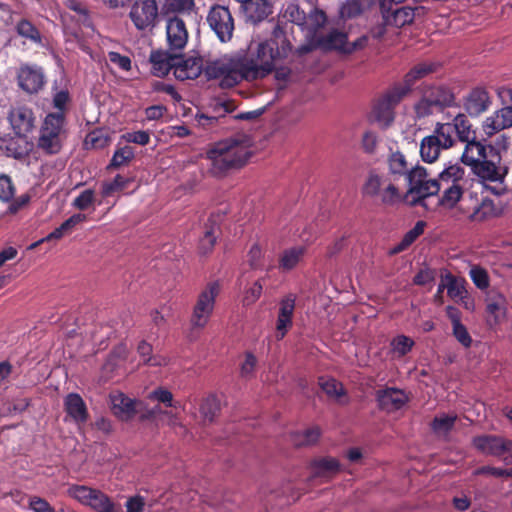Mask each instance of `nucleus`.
I'll list each match as a JSON object with an SVG mask.
<instances>
[{
  "label": "nucleus",
  "instance_id": "a18cd8bd",
  "mask_svg": "<svg viewBox=\"0 0 512 512\" xmlns=\"http://www.w3.org/2000/svg\"><path fill=\"white\" fill-rule=\"evenodd\" d=\"M110 143V137L106 131L96 129L90 132L84 141L85 147L88 149H102Z\"/></svg>",
  "mask_w": 512,
  "mask_h": 512
},
{
  "label": "nucleus",
  "instance_id": "37998d69",
  "mask_svg": "<svg viewBox=\"0 0 512 512\" xmlns=\"http://www.w3.org/2000/svg\"><path fill=\"white\" fill-rule=\"evenodd\" d=\"M434 66L428 63H421L416 65L413 69H411L405 76V88H401V91H405V94L409 91L410 87L414 84V82L429 73L433 72Z\"/></svg>",
  "mask_w": 512,
  "mask_h": 512
},
{
  "label": "nucleus",
  "instance_id": "dca6fc26",
  "mask_svg": "<svg viewBox=\"0 0 512 512\" xmlns=\"http://www.w3.org/2000/svg\"><path fill=\"white\" fill-rule=\"evenodd\" d=\"M167 41L171 50H182L188 41V31L181 18L173 17L166 25Z\"/></svg>",
  "mask_w": 512,
  "mask_h": 512
},
{
  "label": "nucleus",
  "instance_id": "4d7b16f0",
  "mask_svg": "<svg viewBox=\"0 0 512 512\" xmlns=\"http://www.w3.org/2000/svg\"><path fill=\"white\" fill-rule=\"evenodd\" d=\"M404 179L408 181L409 188H415L428 179V174L424 167L415 166L409 169Z\"/></svg>",
  "mask_w": 512,
  "mask_h": 512
},
{
  "label": "nucleus",
  "instance_id": "052dcab7",
  "mask_svg": "<svg viewBox=\"0 0 512 512\" xmlns=\"http://www.w3.org/2000/svg\"><path fill=\"white\" fill-rule=\"evenodd\" d=\"M469 275L477 288L481 290L488 288L489 276L485 269L479 266H473L470 269Z\"/></svg>",
  "mask_w": 512,
  "mask_h": 512
},
{
  "label": "nucleus",
  "instance_id": "864d4df0",
  "mask_svg": "<svg viewBox=\"0 0 512 512\" xmlns=\"http://www.w3.org/2000/svg\"><path fill=\"white\" fill-rule=\"evenodd\" d=\"M282 17L300 27L306 19V14L296 3H289L285 6L282 12Z\"/></svg>",
  "mask_w": 512,
  "mask_h": 512
},
{
  "label": "nucleus",
  "instance_id": "0e129e2a",
  "mask_svg": "<svg viewBox=\"0 0 512 512\" xmlns=\"http://www.w3.org/2000/svg\"><path fill=\"white\" fill-rule=\"evenodd\" d=\"M148 399L164 404L166 407H174L173 395L170 391L158 388L148 394Z\"/></svg>",
  "mask_w": 512,
  "mask_h": 512
},
{
  "label": "nucleus",
  "instance_id": "412c9836",
  "mask_svg": "<svg viewBox=\"0 0 512 512\" xmlns=\"http://www.w3.org/2000/svg\"><path fill=\"white\" fill-rule=\"evenodd\" d=\"M377 399L380 407L388 412L399 410L407 402L406 394L394 388L378 391Z\"/></svg>",
  "mask_w": 512,
  "mask_h": 512
},
{
  "label": "nucleus",
  "instance_id": "0eeeda50",
  "mask_svg": "<svg viewBox=\"0 0 512 512\" xmlns=\"http://www.w3.org/2000/svg\"><path fill=\"white\" fill-rule=\"evenodd\" d=\"M473 447L480 453L501 458L512 464V440L497 435L484 434L473 438Z\"/></svg>",
  "mask_w": 512,
  "mask_h": 512
},
{
  "label": "nucleus",
  "instance_id": "c756f323",
  "mask_svg": "<svg viewBox=\"0 0 512 512\" xmlns=\"http://www.w3.org/2000/svg\"><path fill=\"white\" fill-rule=\"evenodd\" d=\"M388 167L389 171L386 173L394 177L400 183L411 168L405 155L399 151L394 152L389 156Z\"/></svg>",
  "mask_w": 512,
  "mask_h": 512
},
{
  "label": "nucleus",
  "instance_id": "680f3d73",
  "mask_svg": "<svg viewBox=\"0 0 512 512\" xmlns=\"http://www.w3.org/2000/svg\"><path fill=\"white\" fill-rule=\"evenodd\" d=\"M248 263L253 269H260L264 265V251L263 248L255 243L251 246L248 255Z\"/></svg>",
  "mask_w": 512,
  "mask_h": 512
},
{
  "label": "nucleus",
  "instance_id": "49530a36",
  "mask_svg": "<svg viewBox=\"0 0 512 512\" xmlns=\"http://www.w3.org/2000/svg\"><path fill=\"white\" fill-rule=\"evenodd\" d=\"M135 152L131 146L118 147L113 154L108 168H120L127 165L133 158Z\"/></svg>",
  "mask_w": 512,
  "mask_h": 512
},
{
  "label": "nucleus",
  "instance_id": "a19ab883",
  "mask_svg": "<svg viewBox=\"0 0 512 512\" xmlns=\"http://www.w3.org/2000/svg\"><path fill=\"white\" fill-rule=\"evenodd\" d=\"M131 179L118 174L113 180L102 184L101 194L103 197H110L123 191L130 184Z\"/></svg>",
  "mask_w": 512,
  "mask_h": 512
},
{
  "label": "nucleus",
  "instance_id": "2eb2a0df",
  "mask_svg": "<svg viewBox=\"0 0 512 512\" xmlns=\"http://www.w3.org/2000/svg\"><path fill=\"white\" fill-rule=\"evenodd\" d=\"M110 405L113 414L123 421L132 419L143 408L141 401L132 399L120 391L110 394Z\"/></svg>",
  "mask_w": 512,
  "mask_h": 512
},
{
  "label": "nucleus",
  "instance_id": "a211bd4d",
  "mask_svg": "<svg viewBox=\"0 0 512 512\" xmlns=\"http://www.w3.org/2000/svg\"><path fill=\"white\" fill-rule=\"evenodd\" d=\"M440 191L437 180L426 179L418 187L409 188L404 194V199L411 205L421 203L425 198L433 196Z\"/></svg>",
  "mask_w": 512,
  "mask_h": 512
},
{
  "label": "nucleus",
  "instance_id": "c85d7f7f",
  "mask_svg": "<svg viewBox=\"0 0 512 512\" xmlns=\"http://www.w3.org/2000/svg\"><path fill=\"white\" fill-rule=\"evenodd\" d=\"M33 144L27 141V138H11L9 140L2 139L0 149L5 150L8 156L14 158H22L29 153Z\"/></svg>",
  "mask_w": 512,
  "mask_h": 512
},
{
  "label": "nucleus",
  "instance_id": "cd10ccee",
  "mask_svg": "<svg viewBox=\"0 0 512 512\" xmlns=\"http://www.w3.org/2000/svg\"><path fill=\"white\" fill-rule=\"evenodd\" d=\"M99 491L100 489L91 486L72 484L67 489V495L79 504L89 508Z\"/></svg>",
  "mask_w": 512,
  "mask_h": 512
},
{
  "label": "nucleus",
  "instance_id": "de8ad7c7",
  "mask_svg": "<svg viewBox=\"0 0 512 512\" xmlns=\"http://www.w3.org/2000/svg\"><path fill=\"white\" fill-rule=\"evenodd\" d=\"M319 385L322 391L331 398L339 399L344 395L343 385L333 378L320 377Z\"/></svg>",
  "mask_w": 512,
  "mask_h": 512
},
{
  "label": "nucleus",
  "instance_id": "09e8293b",
  "mask_svg": "<svg viewBox=\"0 0 512 512\" xmlns=\"http://www.w3.org/2000/svg\"><path fill=\"white\" fill-rule=\"evenodd\" d=\"M413 346V339L405 335H398L391 341V351L396 357L406 355Z\"/></svg>",
  "mask_w": 512,
  "mask_h": 512
},
{
  "label": "nucleus",
  "instance_id": "338daca9",
  "mask_svg": "<svg viewBox=\"0 0 512 512\" xmlns=\"http://www.w3.org/2000/svg\"><path fill=\"white\" fill-rule=\"evenodd\" d=\"M109 61L122 71H130L132 67L131 59L128 56L121 55L118 52L110 51L108 53Z\"/></svg>",
  "mask_w": 512,
  "mask_h": 512
},
{
  "label": "nucleus",
  "instance_id": "20e7f679",
  "mask_svg": "<svg viewBox=\"0 0 512 512\" xmlns=\"http://www.w3.org/2000/svg\"><path fill=\"white\" fill-rule=\"evenodd\" d=\"M65 138V115L49 113L43 120L37 140L38 149L46 154H57Z\"/></svg>",
  "mask_w": 512,
  "mask_h": 512
},
{
  "label": "nucleus",
  "instance_id": "c9c22d12",
  "mask_svg": "<svg viewBox=\"0 0 512 512\" xmlns=\"http://www.w3.org/2000/svg\"><path fill=\"white\" fill-rule=\"evenodd\" d=\"M347 42L346 34L333 30L326 37L322 36L320 38L317 47H321L323 49H335L346 53Z\"/></svg>",
  "mask_w": 512,
  "mask_h": 512
},
{
  "label": "nucleus",
  "instance_id": "774afa93",
  "mask_svg": "<svg viewBox=\"0 0 512 512\" xmlns=\"http://www.w3.org/2000/svg\"><path fill=\"white\" fill-rule=\"evenodd\" d=\"M28 506L33 512H55L54 508L45 499L37 496L29 498Z\"/></svg>",
  "mask_w": 512,
  "mask_h": 512
},
{
  "label": "nucleus",
  "instance_id": "f03ea898",
  "mask_svg": "<svg viewBox=\"0 0 512 512\" xmlns=\"http://www.w3.org/2000/svg\"><path fill=\"white\" fill-rule=\"evenodd\" d=\"M249 156L250 150L247 142L238 139L218 142L207 153V158L211 161L212 171L215 174L243 165Z\"/></svg>",
  "mask_w": 512,
  "mask_h": 512
},
{
  "label": "nucleus",
  "instance_id": "6ab92c4d",
  "mask_svg": "<svg viewBox=\"0 0 512 512\" xmlns=\"http://www.w3.org/2000/svg\"><path fill=\"white\" fill-rule=\"evenodd\" d=\"M294 308L295 299L292 296H288L281 301L276 325L278 339L283 338L291 327Z\"/></svg>",
  "mask_w": 512,
  "mask_h": 512
},
{
  "label": "nucleus",
  "instance_id": "1a4fd4ad",
  "mask_svg": "<svg viewBox=\"0 0 512 512\" xmlns=\"http://www.w3.org/2000/svg\"><path fill=\"white\" fill-rule=\"evenodd\" d=\"M327 17L325 13L318 9H313L300 26L305 33L307 44L301 47V52H308L317 47L320 38L323 36L321 29L326 24Z\"/></svg>",
  "mask_w": 512,
  "mask_h": 512
},
{
  "label": "nucleus",
  "instance_id": "c03bdc74",
  "mask_svg": "<svg viewBox=\"0 0 512 512\" xmlns=\"http://www.w3.org/2000/svg\"><path fill=\"white\" fill-rule=\"evenodd\" d=\"M454 130L450 123H438L433 136H436L443 149H448L454 144Z\"/></svg>",
  "mask_w": 512,
  "mask_h": 512
},
{
  "label": "nucleus",
  "instance_id": "39448f33",
  "mask_svg": "<svg viewBox=\"0 0 512 512\" xmlns=\"http://www.w3.org/2000/svg\"><path fill=\"white\" fill-rule=\"evenodd\" d=\"M508 147V139L501 136L496 141V147L489 145L490 155L483 161H480L473 171L484 183H502L506 174L507 168L501 165V151H505Z\"/></svg>",
  "mask_w": 512,
  "mask_h": 512
},
{
  "label": "nucleus",
  "instance_id": "473e14b6",
  "mask_svg": "<svg viewBox=\"0 0 512 512\" xmlns=\"http://www.w3.org/2000/svg\"><path fill=\"white\" fill-rule=\"evenodd\" d=\"M443 147L439 144L436 136L429 135L422 139L420 144V155L423 161L428 163L435 162Z\"/></svg>",
  "mask_w": 512,
  "mask_h": 512
},
{
  "label": "nucleus",
  "instance_id": "f257e3e1",
  "mask_svg": "<svg viewBox=\"0 0 512 512\" xmlns=\"http://www.w3.org/2000/svg\"><path fill=\"white\" fill-rule=\"evenodd\" d=\"M292 45L280 27L269 39H252L245 52L233 57H222L209 63L205 74L210 79H220L222 87H232L241 81H256L275 72L278 80H286L290 69L282 63L291 54Z\"/></svg>",
  "mask_w": 512,
  "mask_h": 512
},
{
  "label": "nucleus",
  "instance_id": "ea45409f",
  "mask_svg": "<svg viewBox=\"0 0 512 512\" xmlns=\"http://www.w3.org/2000/svg\"><path fill=\"white\" fill-rule=\"evenodd\" d=\"M450 125L453 127L454 133L458 135L461 141L467 142L475 138L474 132L471 129L472 125L465 115H456L453 123H450Z\"/></svg>",
  "mask_w": 512,
  "mask_h": 512
},
{
  "label": "nucleus",
  "instance_id": "f3484780",
  "mask_svg": "<svg viewBox=\"0 0 512 512\" xmlns=\"http://www.w3.org/2000/svg\"><path fill=\"white\" fill-rule=\"evenodd\" d=\"M383 19L387 25L403 27L412 23L415 13L411 7L402 6L393 9L392 5L387 8H381Z\"/></svg>",
  "mask_w": 512,
  "mask_h": 512
},
{
  "label": "nucleus",
  "instance_id": "4468645a",
  "mask_svg": "<svg viewBox=\"0 0 512 512\" xmlns=\"http://www.w3.org/2000/svg\"><path fill=\"white\" fill-rule=\"evenodd\" d=\"M485 321L490 329L496 330L507 318L508 302L503 294L494 293L485 300Z\"/></svg>",
  "mask_w": 512,
  "mask_h": 512
},
{
  "label": "nucleus",
  "instance_id": "e2e57ef3",
  "mask_svg": "<svg viewBox=\"0 0 512 512\" xmlns=\"http://www.w3.org/2000/svg\"><path fill=\"white\" fill-rule=\"evenodd\" d=\"M453 335L466 348L471 346L472 338L460 319H454Z\"/></svg>",
  "mask_w": 512,
  "mask_h": 512
},
{
  "label": "nucleus",
  "instance_id": "7ed1b4c3",
  "mask_svg": "<svg viewBox=\"0 0 512 512\" xmlns=\"http://www.w3.org/2000/svg\"><path fill=\"white\" fill-rule=\"evenodd\" d=\"M362 191L366 197L389 206L395 205L404 199L401 183L384 172H370Z\"/></svg>",
  "mask_w": 512,
  "mask_h": 512
},
{
  "label": "nucleus",
  "instance_id": "79ce46f5",
  "mask_svg": "<svg viewBox=\"0 0 512 512\" xmlns=\"http://www.w3.org/2000/svg\"><path fill=\"white\" fill-rule=\"evenodd\" d=\"M425 94L436 107L450 105L454 101L453 93L445 87H432Z\"/></svg>",
  "mask_w": 512,
  "mask_h": 512
},
{
  "label": "nucleus",
  "instance_id": "3c124183",
  "mask_svg": "<svg viewBox=\"0 0 512 512\" xmlns=\"http://www.w3.org/2000/svg\"><path fill=\"white\" fill-rule=\"evenodd\" d=\"M481 129L483 134L490 138L494 136L495 134L499 133L502 130H505L504 125L501 123L500 119L496 115L495 112H493L490 116L486 117L484 121L482 122Z\"/></svg>",
  "mask_w": 512,
  "mask_h": 512
},
{
  "label": "nucleus",
  "instance_id": "aec40b11",
  "mask_svg": "<svg viewBox=\"0 0 512 512\" xmlns=\"http://www.w3.org/2000/svg\"><path fill=\"white\" fill-rule=\"evenodd\" d=\"M491 105V99L487 91L483 89L473 90L464 103L469 115L477 117L488 110Z\"/></svg>",
  "mask_w": 512,
  "mask_h": 512
},
{
  "label": "nucleus",
  "instance_id": "b1692460",
  "mask_svg": "<svg viewBox=\"0 0 512 512\" xmlns=\"http://www.w3.org/2000/svg\"><path fill=\"white\" fill-rule=\"evenodd\" d=\"M488 150L489 146L486 147L481 141L475 140V138L471 139L466 142V146L462 154V161L466 165L474 168L475 165L490 155Z\"/></svg>",
  "mask_w": 512,
  "mask_h": 512
},
{
  "label": "nucleus",
  "instance_id": "5fc2aeb1",
  "mask_svg": "<svg viewBox=\"0 0 512 512\" xmlns=\"http://www.w3.org/2000/svg\"><path fill=\"white\" fill-rule=\"evenodd\" d=\"M493 211V202L491 200H483L479 205L475 206L469 218L472 221L480 222L492 215Z\"/></svg>",
  "mask_w": 512,
  "mask_h": 512
},
{
  "label": "nucleus",
  "instance_id": "58836bf2",
  "mask_svg": "<svg viewBox=\"0 0 512 512\" xmlns=\"http://www.w3.org/2000/svg\"><path fill=\"white\" fill-rule=\"evenodd\" d=\"M304 254L305 248L303 246H295L286 249L280 258L281 268L284 270H291L295 268L302 260Z\"/></svg>",
  "mask_w": 512,
  "mask_h": 512
},
{
  "label": "nucleus",
  "instance_id": "9b49d317",
  "mask_svg": "<svg viewBox=\"0 0 512 512\" xmlns=\"http://www.w3.org/2000/svg\"><path fill=\"white\" fill-rule=\"evenodd\" d=\"M7 120L12 131L19 138H27L35 128L34 112L24 105L12 107L8 112Z\"/></svg>",
  "mask_w": 512,
  "mask_h": 512
},
{
  "label": "nucleus",
  "instance_id": "9d476101",
  "mask_svg": "<svg viewBox=\"0 0 512 512\" xmlns=\"http://www.w3.org/2000/svg\"><path fill=\"white\" fill-rule=\"evenodd\" d=\"M207 21L221 42L231 40L234 31V20L228 8L221 5L212 7Z\"/></svg>",
  "mask_w": 512,
  "mask_h": 512
},
{
  "label": "nucleus",
  "instance_id": "72a5a7b5",
  "mask_svg": "<svg viewBox=\"0 0 512 512\" xmlns=\"http://www.w3.org/2000/svg\"><path fill=\"white\" fill-rule=\"evenodd\" d=\"M220 410V402L215 395L206 397L200 405V423L202 425L210 424L214 421Z\"/></svg>",
  "mask_w": 512,
  "mask_h": 512
},
{
  "label": "nucleus",
  "instance_id": "e433bc0d",
  "mask_svg": "<svg viewBox=\"0 0 512 512\" xmlns=\"http://www.w3.org/2000/svg\"><path fill=\"white\" fill-rule=\"evenodd\" d=\"M448 296L455 300L461 301L467 298V290L464 286V280L458 279L450 273L444 275Z\"/></svg>",
  "mask_w": 512,
  "mask_h": 512
},
{
  "label": "nucleus",
  "instance_id": "bb28decb",
  "mask_svg": "<svg viewBox=\"0 0 512 512\" xmlns=\"http://www.w3.org/2000/svg\"><path fill=\"white\" fill-rule=\"evenodd\" d=\"M246 17L252 22H259L271 13L267 0H247L242 4Z\"/></svg>",
  "mask_w": 512,
  "mask_h": 512
},
{
  "label": "nucleus",
  "instance_id": "5701e85b",
  "mask_svg": "<svg viewBox=\"0 0 512 512\" xmlns=\"http://www.w3.org/2000/svg\"><path fill=\"white\" fill-rule=\"evenodd\" d=\"M309 469L312 479L321 478L326 480L339 472L340 465L335 458L325 457L313 461Z\"/></svg>",
  "mask_w": 512,
  "mask_h": 512
},
{
  "label": "nucleus",
  "instance_id": "ddd939ff",
  "mask_svg": "<svg viewBox=\"0 0 512 512\" xmlns=\"http://www.w3.org/2000/svg\"><path fill=\"white\" fill-rule=\"evenodd\" d=\"M129 16L138 30H145L153 27L158 16V7L156 1H135L131 6Z\"/></svg>",
  "mask_w": 512,
  "mask_h": 512
},
{
  "label": "nucleus",
  "instance_id": "69168bd1",
  "mask_svg": "<svg viewBox=\"0 0 512 512\" xmlns=\"http://www.w3.org/2000/svg\"><path fill=\"white\" fill-rule=\"evenodd\" d=\"M121 139L127 143H135L145 146L150 142V134L143 130L127 132L121 136Z\"/></svg>",
  "mask_w": 512,
  "mask_h": 512
},
{
  "label": "nucleus",
  "instance_id": "13d9d810",
  "mask_svg": "<svg viewBox=\"0 0 512 512\" xmlns=\"http://www.w3.org/2000/svg\"><path fill=\"white\" fill-rule=\"evenodd\" d=\"M320 429L312 427L295 435L294 442L296 445H311L317 442L320 437Z\"/></svg>",
  "mask_w": 512,
  "mask_h": 512
},
{
  "label": "nucleus",
  "instance_id": "a878e982",
  "mask_svg": "<svg viewBox=\"0 0 512 512\" xmlns=\"http://www.w3.org/2000/svg\"><path fill=\"white\" fill-rule=\"evenodd\" d=\"M203 69L202 60L200 58H188L183 61L176 60L174 65V75L179 80L195 79Z\"/></svg>",
  "mask_w": 512,
  "mask_h": 512
},
{
  "label": "nucleus",
  "instance_id": "603ef678",
  "mask_svg": "<svg viewBox=\"0 0 512 512\" xmlns=\"http://www.w3.org/2000/svg\"><path fill=\"white\" fill-rule=\"evenodd\" d=\"M17 33L30 41L40 44L41 35L38 29L29 21L21 20L16 26Z\"/></svg>",
  "mask_w": 512,
  "mask_h": 512
},
{
  "label": "nucleus",
  "instance_id": "bf43d9fd",
  "mask_svg": "<svg viewBox=\"0 0 512 512\" xmlns=\"http://www.w3.org/2000/svg\"><path fill=\"white\" fill-rule=\"evenodd\" d=\"M263 285L260 280L255 281L249 288L244 290L242 303L245 306L254 304L261 296Z\"/></svg>",
  "mask_w": 512,
  "mask_h": 512
},
{
  "label": "nucleus",
  "instance_id": "f8f14e48",
  "mask_svg": "<svg viewBox=\"0 0 512 512\" xmlns=\"http://www.w3.org/2000/svg\"><path fill=\"white\" fill-rule=\"evenodd\" d=\"M18 87L27 94L38 93L45 84V75L41 67L21 64L16 73Z\"/></svg>",
  "mask_w": 512,
  "mask_h": 512
},
{
  "label": "nucleus",
  "instance_id": "f704fd0d",
  "mask_svg": "<svg viewBox=\"0 0 512 512\" xmlns=\"http://www.w3.org/2000/svg\"><path fill=\"white\" fill-rule=\"evenodd\" d=\"M442 196L439 198V204L447 209H452L462 199L464 189L463 184H455L442 187Z\"/></svg>",
  "mask_w": 512,
  "mask_h": 512
},
{
  "label": "nucleus",
  "instance_id": "4c0bfd02",
  "mask_svg": "<svg viewBox=\"0 0 512 512\" xmlns=\"http://www.w3.org/2000/svg\"><path fill=\"white\" fill-rule=\"evenodd\" d=\"M89 509L94 512H122L120 504L114 502L113 499L102 490L99 491Z\"/></svg>",
  "mask_w": 512,
  "mask_h": 512
},
{
  "label": "nucleus",
  "instance_id": "6e6552de",
  "mask_svg": "<svg viewBox=\"0 0 512 512\" xmlns=\"http://www.w3.org/2000/svg\"><path fill=\"white\" fill-rule=\"evenodd\" d=\"M405 91L396 88L387 93L374 107L372 119L379 127L388 128L394 121V108L400 102Z\"/></svg>",
  "mask_w": 512,
  "mask_h": 512
},
{
  "label": "nucleus",
  "instance_id": "6e6d98bb",
  "mask_svg": "<svg viewBox=\"0 0 512 512\" xmlns=\"http://www.w3.org/2000/svg\"><path fill=\"white\" fill-rule=\"evenodd\" d=\"M138 354L142 358L143 363L152 365V366H158L165 363L164 358L160 357H150V354L152 352V347L149 343L145 341H141L137 347Z\"/></svg>",
  "mask_w": 512,
  "mask_h": 512
},
{
  "label": "nucleus",
  "instance_id": "4be33fe9",
  "mask_svg": "<svg viewBox=\"0 0 512 512\" xmlns=\"http://www.w3.org/2000/svg\"><path fill=\"white\" fill-rule=\"evenodd\" d=\"M67 415L78 425L84 424L88 418L86 405L80 395L70 393L64 401Z\"/></svg>",
  "mask_w": 512,
  "mask_h": 512
},
{
  "label": "nucleus",
  "instance_id": "2f4dec72",
  "mask_svg": "<svg viewBox=\"0 0 512 512\" xmlns=\"http://www.w3.org/2000/svg\"><path fill=\"white\" fill-rule=\"evenodd\" d=\"M464 181V169L459 164H449L439 174L437 184L442 187L462 184Z\"/></svg>",
  "mask_w": 512,
  "mask_h": 512
},
{
  "label": "nucleus",
  "instance_id": "393cba45",
  "mask_svg": "<svg viewBox=\"0 0 512 512\" xmlns=\"http://www.w3.org/2000/svg\"><path fill=\"white\" fill-rule=\"evenodd\" d=\"M176 60L177 57L172 56L167 51H153L150 55L151 71L153 75L157 77L167 75L171 69L174 70Z\"/></svg>",
  "mask_w": 512,
  "mask_h": 512
},
{
  "label": "nucleus",
  "instance_id": "7c9ffc66",
  "mask_svg": "<svg viewBox=\"0 0 512 512\" xmlns=\"http://www.w3.org/2000/svg\"><path fill=\"white\" fill-rule=\"evenodd\" d=\"M374 5L376 0H347L340 7V17L344 20L355 18Z\"/></svg>",
  "mask_w": 512,
  "mask_h": 512
},
{
  "label": "nucleus",
  "instance_id": "8fccbe9b",
  "mask_svg": "<svg viewBox=\"0 0 512 512\" xmlns=\"http://www.w3.org/2000/svg\"><path fill=\"white\" fill-rule=\"evenodd\" d=\"M456 420L454 415L442 414L436 416L432 422L433 431L439 436H445L453 427Z\"/></svg>",
  "mask_w": 512,
  "mask_h": 512
},
{
  "label": "nucleus",
  "instance_id": "423d86ee",
  "mask_svg": "<svg viewBox=\"0 0 512 512\" xmlns=\"http://www.w3.org/2000/svg\"><path fill=\"white\" fill-rule=\"evenodd\" d=\"M220 289V284L215 281L208 283L199 293L190 319L191 325L194 328L202 329L208 324Z\"/></svg>",
  "mask_w": 512,
  "mask_h": 512
}]
</instances>
